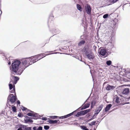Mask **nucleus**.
I'll list each match as a JSON object with an SVG mask.
<instances>
[{"label": "nucleus", "instance_id": "nucleus-1", "mask_svg": "<svg viewBox=\"0 0 130 130\" xmlns=\"http://www.w3.org/2000/svg\"><path fill=\"white\" fill-rule=\"evenodd\" d=\"M43 57H25L23 58L22 60V64L24 66V68L19 67L16 72H14L17 75H20L24 70L29 66L31 65L38 61L40 60Z\"/></svg>", "mask_w": 130, "mask_h": 130}, {"label": "nucleus", "instance_id": "nucleus-2", "mask_svg": "<svg viewBox=\"0 0 130 130\" xmlns=\"http://www.w3.org/2000/svg\"><path fill=\"white\" fill-rule=\"evenodd\" d=\"M21 61L18 60L13 61L11 64V67H10V69L11 74H13L14 72H16V70L18 69L20 65L21 64Z\"/></svg>", "mask_w": 130, "mask_h": 130}, {"label": "nucleus", "instance_id": "nucleus-3", "mask_svg": "<svg viewBox=\"0 0 130 130\" xmlns=\"http://www.w3.org/2000/svg\"><path fill=\"white\" fill-rule=\"evenodd\" d=\"M17 100H18V99L16 95H15L12 94H10L7 99V103L6 104L7 106L10 109L11 107L8 106V105L9 106H11L9 104V102H10L12 104H13Z\"/></svg>", "mask_w": 130, "mask_h": 130}, {"label": "nucleus", "instance_id": "nucleus-4", "mask_svg": "<svg viewBox=\"0 0 130 130\" xmlns=\"http://www.w3.org/2000/svg\"><path fill=\"white\" fill-rule=\"evenodd\" d=\"M115 34L113 32L109 37L110 40L109 42L107 43L108 49V50L111 49L114 47L115 43Z\"/></svg>", "mask_w": 130, "mask_h": 130}, {"label": "nucleus", "instance_id": "nucleus-5", "mask_svg": "<svg viewBox=\"0 0 130 130\" xmlns=\"http://www.w3.org/2000/svg\"><path fill=\"white\" fill-rule=\"evenodd\" d=\"M82 51L84 56L87 57H94L93 52L88 47H85Z\"/></svg>", "mask_w": 130, "mask_h": 130}, {"label": "nucleus", "instance_id": "nucleus-6", "mask_svg": "<svg viewBox=\"0 0 130 130\" xmlns=\"http://www.w3.org/2000/svg\"><path fill=\"white\" fill-rule=\"evenodd\" d=\"M111 53L110 52L107 51L106 50L104 49H100L99 51V54L100 55L104 56L106 55V56L105 57H106L109 55Z\"/></svg>", "mask_w": 130, "mask_h": 130}, {"label": "nucleus", "instance_id": "nucleus-7", "mask_svg": "<svg viewBox=\"0 0 130 130\" xmlns=\"http://www.w3.org/2000/svg\"><path fill=\"white\" fill-rule=\"evenodd\" d=\"M54 20V16L52 14H51L49 17L47 22V24L49 27H50L51 26V25L53 24V21Z\"/></svg>", "mask_w": 130, "mask_h": 130}, {"label": "nucleus", "instance_id": "nucleus-8", "mask_svg": "<svg viewBox=\"0 0 130 130\" xmlns=\"http://www.w3.org/2000/svg\"><path fill=\"white\" fill-rule=\"evenodd\" d=\"M126 87L123 88L122 89V93L123 94L128 95L129 93V88L128 86H125Z\"/></svg>", "mask_w": 130, "mask_h": 130}, {"label": "nucleus", "instance_id": "nucleus-9", "mask_svg": "<svg viewBox=\"0 0 130 130\" xmlns=\"http://www.w3.org/2000/svg\"><path fill=\"white\" fill-rule=\"evenodd\" d=\"M33 113H34L32 116L31 117L32 119L34 120H37L38 119H41V118L42 116L40 115H38L39 114L38 113L34 112L33 111Z\"/></svg>", "mask_w": 130, "mask_h": 130}, {"label": "nucleus", "instance_id": "nucleus-10", "mask_svg": "<svg viewBox=\"0 0 130 130\" xmlns=\"http://www.w3.org/2000/svg\"><path fill=\"white\" fill-rule=\"evenodd\" d=\"M24 125L19 123L15 126V128H18L17 130H24Z\"/></svg>", "mask_w": 130, "mask_h": 130}, {"label": "nucleus", "instance_id": "nucleus-11", "mask_svg": "<svg viewBox=\"0 0 130 130\" xmlns=\"http://www.w3.org/2000/svg\"><path fill=\"white\" fill-rule=\"evenodd\" d=\"M116 87V86H114L112 85H111L108 84L105 87L106 90L107 91H110L111 90H113Z\"/></svg>", "mask_w": 130, "mask_h": 130}, {"label": "nucleus", "instance_id": "nucleus-12", "mask_svg": "<svg viewBox=\"0 0 130 130\" xmlns=\"http://www.w3.org/2000/svg\"><path fill=\"white\" fill-rule=\"evenodd\" d=\"M112 106V104H106V107L104 108L103 111L105 112L108 111L110 110Z\"/></svg>", "mask_w": 130, "mask_h": 130}, {"label": "nucleus", "instance_id": "nucleus-13", "mask_svg": "<svg viewBox=\"0 0 130 130\" xmlns=\"http://www.w3.org/2000/svg\"><path fill=\"white\" fill-rule=\"evenodd\" d=\"M85 9L87 13L89 15L91 14V9L90 6L89 5H87V6L85 7Z\"/></svg>", "mask_w": 130, "mask_h": 130}, {"label": "nucleus", "instance_id": "nucleus-14", "mask_svg": "<svg viewBox=\"0 0 130 130\" xmlns=\"http://www.w3.org/2000/svg\"><path fill=\"white\" fill-rule=\"evenodd\" d=\"M74 124L76 125V126H79L83 130H88V128L86 126L84 125H80L77 122L74 123Z\"/></svg>", "mask_w": 130, "mask_h": 130}, {"label": "nucleus", "instance_id": "nucleus-15", "mask_svg": "<svg viewBox=\"0 0 130 130\" xmlns=\"http://www.w3.org/2000/svg\"><path fill=\"white\" fill-rule=\"evenodd\" d=\"M54 53H52V54H54ZM52 54L51 53H42L41 54H38L34 56H31L30 57H35V56H36V57H45L46 56L50 55Z\"/></svg>", "mask_w": 130, "mask_h": 130}, {"label": "nucleus", "instance_id": "nucleus-16", "mask_svg": "<svg viewBox=\"0 0 130 130\" xmlns=\"http://www.w3.org/2000/svg\"><path fill=\"white\" fill-rule=\"evenodd\" d=\"M32 119L31 117H30V118H28L27 119H25L24 120V122L28 124L30 123H32L33 122Z\"/></svg>", "mask_w": 130, "mask_h": 130}, {"label": "nucleus", "instance_id": "nucleus-17", "mask_svg": "<svg viewBox=\"0 0 130 130\" xmlns=\"http://www.w3.org/2000/svg\"><path fill=\"white\" fill-rule=\"evenodd\" d=\"M49 120L47 121V122H48V123L50 124L53 125L55 124H57V120H53L52 119H49V118L48 119Z\"/></svg>", "mask_w": 130, "mask_h": 130}, {"label": "nucleus", "instance_id": "nucleus-18", "mask_svg": "<svg viewBox=\"0 0 130 130\" xmlns=\"http://www.w3.org/2000/svg\"><path fill=\"white\" fill-rule=\"evenodd\" d=\"M12 77L14 78V81L12 82L14 86L17 84L19 79V77L14 76H13Z\"/></svg>", "mask_w": 130, "mask_h": 130}, {"label": "nucleus", "instance_id": "nucleus-19", "mask_svg": "<svg viewBox=\"0 0 130 130\" xmlns=\"http://www.w3.org/2000/svg\"><path fill=\"white\" fill-rule=\"evenodd\" d=\"M103 105L102 104H101L99 105V106L98 107V109L97 110L95 111V112L96 113V114H98L102 110L103 108Z\"/></svg>", "mask_w": 130, "mask_h": 130}, {"label": "nucleus", "instance_id": "nucleus-20", "mask_svg": "<svg viewBox=\"0 0 130 130\" xmlns=\"http://www.w3.org/2000/svg\"><path fill=\"white\" fill-rule=\"evenodd\" d=\"M98 114L97 113L96 114V112H95L94 111V114L93 115V116H92V117L90 118V119L86 121V122L87 123H88L89 122H90L93 119H94L95 118L94 117H96L97 116Z\"/></svg>", "mask_w": 130, "mask_h": 130}, {"label": "nucleus", "instance_id": "nucleus-21", "mask_svg": "<svg viewBox=\"0 0 130 130\" xmlns=\"http://www.w3.org/2000/svg\"><path fill=\"white\" fill-rule=\"evenodd\" d=\"M33 130H42L43 127L41 126H34L32 127Z\"/></svg>", "mask_w": 130, "mask_h": 130}, {"label": "nucleus", "instance_id": "nucleus-22", "mask_svg": "<svg viewBox=\"0 0 130 130\" xmlns=\"http://www.w3.org/2000/svg\"><path fill=\"white\" fill-rule=\"evenodd\" d=\"M99 121H93L91 123H89L88 125L90 126H92L93 125H96L98 123V122H99Z\"/></svg>", "mask_w": 130, "mask_h": 130}, {"label": "nucleus", "instance_id": "nucleus-23", "mask_svg": "<svg viewBox=\"0 0 130 130\" xmlns=\"http://www.w3.org/2000/svg\"><path fill=\"white\" fill-rule=\"evenodd\" d=\"M87 108L86 107V105L84 106L83 104H82L80 107H79L76 110L77 111H78V110H82Z\"/></svg>", "mask_w": 130, "mask_h": 130}, {"label": "nucleus", "instance_id": "nucleus-24", "mask_svg": "<svg viewBox=\"0 0 130 130\" xmlns=\"http://www.w3.org/2000/svg\"><path fill=\"white\" fill-rule=\"evenodd\" d=\"M97 71L99 72L98 73V76L99 77L100 76L101 77L103 76V75L102 74H101L102 73V71H103V70L101 68H100L99 70H97Z\"/></svg>", "mask_w": 130, "mask_h": 130}, {"label": "nucleus", "instance_id": "nucleus-25", "mask_svg": "<svg viewBox=\"0 0 130 130\" xmlns=\"http://www.w3.org/2000/svg\"><path fill=\"white\" fill-rule=\"evenodd\" d=\"M76 59L79 60L80 61L83 62L86 64V63L85 61V59L84 58H83V57H75Z\"/></svg>", "mask_w": 130, "mask_h": 130}, {"label": "nucleus", "instance_id": "nucleus-26", "mask_svg": "<svg viewBox=\"0 0 130 130\" xmlns=\"http://www.w3.org/2000/svg\"><path fill=\"white\" fill-rule=\"evenodd\" d=\"M11 90L9 91V92L10 93H14V95H16V93L15 92V86L14 85L13 86V89L12 90Z\"/></svg>", "mask_w": 130, "mask_h": 130}, {"label": "nucleus", "instance_id": "nucleus-27", "mask_svg": "<svg viewBox=\"0 0 130 130\" xmlns=\"http://www.w3.org/2000/svg\"><path fill=\"white\" fill-rule=\"evenodd\" d=\"M127 71L125 73V75L128 78L130 79V70Z\"/></svg>", "mask_w": 130, "mask_h": 130}, {"label": "nucleus", "instance_id": "nucleus-28", "mask_svg": "<svg viewBox=\"0 0 130 130\" xmlns=\"http://www.w3.org/2000/svg\"><path fill=\"white\" fill-rule=\"evenodd\" d=\"M86 43L85 41L84 40H82L80 41L78 43L79 46H81L84 45Z\"/></svg>", "mask_w": 130, "mask_h": 130}, {"label": "nucleus", "instance_id": "nucleus-29", "mask_svg": "<svg viewBox=\"0 0 130 130\" xmlns=\"http://www.w3.org/2000/svg\"><path fill=\"white\" fill-rule=\"evenodd\" d=\"M27 125H25L24 130H32V127H28Z\"/></svg>", "mask_w": 130, "mask_h": 130}, {"label": "nucleus", "instance_id": "nucleus-30", "mask_svg": "<svg viewBox=\"0 0 130 130\" xmlns=\"http://www.w3.org/2000/svg\"><path fill=\"white\" fill-rule=\"evenodd\" d=\"M74 115L77 117L82 116L81 111L77 112L76 114Z\"/></svg>", "mask_w": 130, "mask_h": 130}, {"label": "nucleus", "instance_id": "nucleus-31", "mask_svg": "<svg viewBox=\"0 0 130 130\" xmlns=\"http://www.w3.org/2000/svg\"><path fill=\"white\" fill-rule=\"evenodd\" d=\"M12 111L14 112H17V109L15 106L12 105Z\"/></svg>", "mask_w": 130, "mask_h": 130}, {"label": "nucleus", "instance_id": "nucleus-32", "mask_svg": "<svg viewBox=\"0 0 130 130\" xmlns=\"http://www.w3.org/2000/svg\"><path fill=\"white\" fill-rule=\"evenodd\" d=\"M115 96L116 97H115L116 100L115 102L119 104L120 102L119 101V98L117 95H116Z\"/></svg>", "mask_w": 130, "mask_h": 130}, {"label": "nucleus", "instance_id": "nucleus-33", "mask_svg": "<svg viewBox=\"0 0 130 130\" xmlns=\"http://www.w3.org/2000/svg\"><path fill=\"white\" fill-rule=\"evenodd\" d=\"M123 86H128L129 88V93L128 94V96H130V84H127V85H123L119 87V88L121 87H123Z\"/></svg>", "mask_w": 130, "mask_h": 130}, {"label": "nucleus", "instance_id": "nucleus-34", "mask_svg": "<svg viewBox=\"0 0 130 130\" xmlns=\"http://www.w3.org/2000/svg\"><path fill=\"white\" fill-rule=\"evenodd\" d=\"M76 111H77L76 110L74 111L73 112H72L69 114L67 115V116L68 118L73 115L74 113L75 112H76Z\"/></svg>", "mask_w": 130, "mask_h": 130}, {"label": "nucleus", "instance_id": "nucleus-35", "mask_svg": "<svg viewBox=\"0 0 130 130\" xmlns=\"http://www.w3.org/2000/svg\"><path fill=\"white\" fill-rule=\"evenodd\" d=\"M77 9L80 11H82L83 10L81 6L78 4L77 5Z\"/></svg>", "mask_w": 130, "mask_h": 130}, {"label": "nucleus", "instance_id": "nucleus-36", "mask_svg": "<svg viewBox=\"0 0 130 130\" xmlns=\"http://www.w3.org/2000/svg\"><path fill=\"white\" fill-rule=\"evenodd\" d=\"M9 89L10 90H11L12 89H13V86L11 83H9L8 85Z\"/></svg>", "mask_w": 130, "mask_h": 130}, {"label": "nucleus", "instance_id": "nucleus-37", "mask_svg": "<svg viewBox=\"0 0 130 130\" xmlns=\"http://www.w3.org/2000/svg\"><path fill=\"white\" fill-rule=\"evenodd\" d=\"M58 117V116H50V118L53 119H57Z\"/></svg>", "mask_w": 130, "mask_h": 130}, {"label": "nucleus", "instance_id": "nucleus-38", "mask_svg": "<svg viewBox=\"0 0 130 130\" xmlns=\"http://www.w3.org/2000/svg\"><path fill=\"white\" fill-rule=\"evenodd\" d=\"M112 61L110 60H108L106 61V64L108 66H109L111 64Z\"/></svg>", "mask_w": 130, "mask_h": 130}, {"label": "nucleus", "instance_id": "nucleus-39", "mask_svg": "<svg viewBox=\"0 0 130 130\" xmlns=\"http://www.w3.org/2000/svg\"><path fill=\"white\" fill-rule=\"evenodd\" d=\"M34 113L31 112H28L27 113H26V115L30 117H32Z\"/></svg>", "mask_w": 130, "mask_h": 130}, {"label": "nucleus", "instance_id": "nucleus-40", "mask_svg": "<svg viewBox=\"0 0 130 130\" xmlns=\"http://www.w3.org/2000/svg\"><path fill=\"white\" fill-rule=\"evenodd\" d=\"M126 101H128L129 100H130V96H128V95H127V97H124Z\"/></svg>", "mask_w": 130, "mask_h": 130}, {"label": "nucleus", "instance_id": "nucleus-41", "mask_svg": "<svg viewBox=\"0 0 130 130\" xmlns=\"http://www.w3.org/2000/svg\"><path fill=\"white\" fill-rule=\"evenodd\" d=\"M118 0H109L111 4H113L116 2Z\"/></svg>", "mask_w": 130, "mask_h": 130}, {"label": "nucleus", "instance_id": "nucleus-42", "mask_svg": "<svg viewBox=\"0 0 130 130\" xmlns=\"http://www.w3.org/2000/svg\"><path fill=\"white\" fill-rule=\"evenodd\" d=\"M50 127L48 125H44V129L45 130H48L50 128Z\"/></svg>", "mask_w": 130, "mask_h": 130}, {"label": "nucleus", "instance_id": "nucleus-43", "mask_svg": "<svg viewBox=\"0 0 130 130\" xmlns=\"http://www.w3.org/2000/svg\"><path fill=\"white\" fill-rule=\"evenodd\" d=\"M96 103V101L94 100H92L91 102V104H92V105H95Z\"/></svg>", "mask_w": 130, "mask_h": 130}, {"label": "nucleus", "instance_id": "nucleus-44", "mask_svg": "<svg viewBox=\"0 0 130 130\" xmlns=\"http://www.w3.org/2000/svg\"><path fill=\"white\" fill-rule=\"evenodd\" d=\"M84 111L85 112L86 114L87 113L91 111V109H87L85 110H84Z\"/></svg>", "mask_w": 130, "mask_h": 130}, {"label": "nucleus", "instance_id": "nucleus-45", "mask_svg": "<svg viewBox=\"0 0 130 130\" xmlns=\"http://www.w3.org/2000/svg\"><path fill=\"white\" fill-rule=\"evenodd\" d=\"M27 109V108L26 107L24 106H22L21 109L23 111H25Z\"/></svg>", "mask_w": 130, "mask_h": 130}, {"label": "nucleus", "instance_id": "nucleus-46", "mask_svg": "<svg viewBox=\"0 0 130 130\" xmlns=\"http://www.w3.org/2000/svg\"><path fill=\"white\" fill-rule=\"evenodd\" d=\"M108 16V14H106L104 15L103 16V17L104 19L106 18H107Z\"/></svg>", "mask_w": 130, "mask_h": 130}, {"label": "nucleus", "instance_id": "nucleus-47", "mask_svg": "<svg viewBox=\"0 0 130 130\" xmlns=\"http://www.w3.org/2000/svg\"><path fill=\"white\" fill-rule=\"evenodd\" d=\"M18 116L19 117L22 118V117H23V115L22 114H21L20 112H19L18 114Z\"/></svg>", "mask_w": 130, "mask_h": 130}, {"label": "nucleus", "instance_id": "nucleus-48", "mask_svg": "<svg viewBox=\"0 0 130 130\" xmlns=\"http://www.w3.org/2000/svg\"><path fill=\"white\" fill-rule=\"evenodd\" d=\"M26 112H33V111L31 110L28 109L27 108V109H26V110L25 111Z\"/></svg>", "mask_w": 130, "mask_h": 130}, {"label": "nucleus", "instance_id": "nucleus-49", "mask_svg": "<svg viewBox=\"0 0 130 130\" xmlns=\"http://www.w3.org/2000/svg\"><path fill=\"white\" fill-rule=\"evenodd\" d=\"M81 112L82 116H84L86 114L84 110H81Z\"/></svg>", "mask_w": 130, "mask_h": 130}, {"label": "nucleus", "instance_id": "nucleus-50", "mask_svg": "<svg viewBox=\"0 0 130 130\" xmlns=\"http://www.w3.org/2000/svg\"><path fill=\"white\" fill-rule=\"evenodd\" d=\"M41 119H42L43 120L46 121L47 120V118L46 117H42V118H41Z\"/></svg>", "mask_w": 130, "mask_h": 130}, {"label": "nucleus", "instance_id": "nucleus-51", "mask_svg": "<svg viewBox=\"0 0 130 130\" xmlns=\"http://www.w3.org/2000/svg\"><path fill=\"white\" fill-rule=\"evenodd\" d=\"M91 116V115L90 113H88L86 116V117L87 118H89Z\"/></svg>", "mask_w": 130, "mask_h": 130}, {"label": "nucleus", "instance_id": "nucleus-52", "mask_svg": "<svg viewBox=\"0 0 130 130\" xmlns=\"http://www.w3.org/2000/svg\"><path fill=\"white\" fill-rule=\"evenodd\" d=\"M90 106V103H86V107L87 108H89Z\"/></svg>", "mask_w": 130, "mask_h": 130}, {"label": "nucleus", "instance_id": "nucleus-53", "mask_svg": "<svg viewBox=\"0 0 130 130\" xmlns=\"http://www.w3.org/2000/svg\"><path fill=\"white\" fill-rule=\"evenodd\" d=\"M104 111H103V112H102V113L101 114L100 116V117H102L104 115H105V113L104 112Z\"/></svg>", "mask_w": 130, "mask_h": 130}, {"label": "nucleus", "instance_id": "nucleus-54", "mask_svg": "<svg viewBox=\"0 0 130 130\" xmlns=\"http://www.w3.org/2000/svg\"><path fill=\"white\" fill-rule=\"evenodd\" d=\"M85 59L88 58L89 59L91 60H93L95 57H84Z\"/></svg>", "mask_w": 130, "mask_h": 130}, {"label": "nucleus", "instance_id": "nucleus-55", "mask_svg": "<svg viewBox=\"0 0 130 130\" xmlns=\"http://www.w3.org/2000/svg\"><path fill=\"white\" fill-rule=\"evenodd\" d=\"M57 124H61L62 123V122H60L59 120H57Z\"/></svg>", "mask_w": 130, "mask_h": 130}, {"label": "nucleus", "instance_id": "nucleus-56", "mask_svg": "<svg viewBox=\"0 0 130 130\" xmlns=\"http://www.w3.org/2000/svg\"><path fill=\"white\" fill-rule=\"evenodd\" d=\"M124 72L125 73H125H126V72H127V71H129L128 70V69H127H127H126V68H124Z\"/></svg>", "mask_w": 130, "mask_h": 130}, {"label": "nucleus", "instance_id": "nucleus-57", "mask_svg": "<svg viewBox=\"0 0 130 130\" xmlns=\"http://www.w3.org/2000/svg\"><path fill=\"white\" fill-rule=\"evenodd\" d=\"M20 101L19 100H17V104L18 105H20Z\"/></svg>", "mask_w": 130, "mask_h": 130}, {"label": "nucleus", "instance_id": "nucleus-58", "mask_svg": "<svg viewBox=\"0 0 130 130\" xmlns=\"http://www.w3.org/2000/svg\"><path fill=\"white\" fill-rule=\"evenodd\" d=\"M91 106H90V109H91V110L92 108H93L95 105H92V104H91Z\"/></svg>", "mask_w": 130, "mask_h": 130}, {"label": "nucleus", "instance_id": "nucleus-59", "mask_svg": "<svg viewBox=\"0 0 130 130\" xmlns=\"http://www.w3.org/2000/svg\"><path fill=\"white\" fill-rule=\"evenodd\" d=\"M58 118L59 119H63V116H58Z\"/></svg>", "mask_w": 130, "mask_h": 130}, {"label": "nucleus", "instance_id": "nucleus-60", "mask_svg": "<svg viewBox=\"0 0 130 130\" xmlns=\"http://www.w3.org/2000/svg\"><path fill=\"white\" fill-rule=\"evenodd\" d=\"M23 117H25V118H26L25 119H27L28 118H30V117L27 116H23Z\"/></svg>", "mask_w": 130, "mask_h": 130}, {"label": "nucleus", "instance_id": "nucleus-61", "mask_svg": "<svg viewBox=\"0 0 130 130\" xmlns=\"http://www.w3.org/2000/svg\"><path fill=\"white\" fill-rule=\"evenodd\" d=\"M90 95L89 96L88 98L86 99V100L85 101V102H88V100H89V98H90Z\"/></svg>", "mask_w": 130, "mask_h": 130}, {"label": "nucleus", "instance_id": "nucleus-62", "mask_svg": "<svg viewBox=\"0 0 130 130\" xmlns=\"http://www.w3.org/2000/svg\"><path fill=\"white\" fill-rule=\"evenodd\" d=\"M5 112L4 111H2L1 112L0 114H3V115H4V114H5Z\"/></svg>", "mask_w": 130, "mask_h": 130}, {"label": "nucleus", "instance_id": "nucleus-63", "mask_svg": "<svg viewBox=\"0 0 130 130\" xmlns=\"http://www.w3.org/2000/svg\"><path fill=\"white\" fill-rule=\"evenodd\" d=\"M63 119L66 118H68L67 115L63 116Z\"/></svg>", "mask_w": 130, "mask_h": 130}, {"label": "nucleus", "instance_id": "nucleus-64", "mask_svg": "<svg viewBox=\"0 0 130 130\" xmlns=\"http://www.w3.org/2000/svg\"><path fill=\"white\" fill-rule=\"evenodd\" d=\"M84 117H79V119L81 120H83L84 119Z\"/></svg>", "mask_w": 130, "mask_h": 130}]
</instances>
